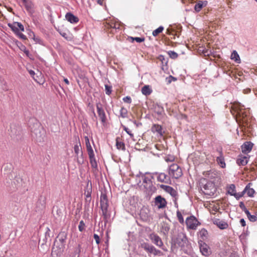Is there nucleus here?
Returning a JSON list of instances; mask_svg holds the SVG:
<instances>
[{
    "mask_svg": "<svg viewBox=\"0 0 257 257\" xmlns=\"http://www.w3.org/2000/svg\"><path fill=\"white\" fill-rule=\"evenodd\" d=\"M100 202L102 216L105 222H106L110 218V213L108 210V201L105 193H101Z\"/></svg>",
    "mask_w": 257,
    "mask_h": 257,
    "instance_id": "f257e3e1",
    "label": "nucleus"
},
{
    "mask_svg": "<svg viewBox=\"0 0 257 257\" xmlns=\"http://www.w3.org/2000/svg\"><path fill=\"white\" fill-rule=\"evenodd\" d=\"M187 241V238L186 234L183 232H179L176 237L172 240V247L174 246L183 247L184 246Z\"/></svg>",
    "mask_w": 257,
    "mask_h": 257,
    "instance_id": "f03ea898",
    "label": "nucleus"
},
{
    "mask_svg": "<svg viewBox=\"0 0 257 257\" xmlns=\"http://www.w3.org/2000/svg\"><path fill=\"white\" fill-rule=\"evenodd\" d=\"M141 247L144 248L147 252L152 253L154 255L162 256L163 253L160 250L156 248L153 245L147 242H143L141 244Z\"/></svg>",
    "mask_w": 257,
    "mask_h": 257,
    "instance_id": "7ed1b4c3",
    "label": "nucleus"
},
{
    "mask_svg": "<svg viewBox=\"0 0 257 257\" xmlns=\"http://www.w3.org/2000/svg\"><path fill=\"white\" fill-rule=\"evenodd\" d=\"M169 174L175 179L180 178L183 174L181 168L177 164H173L170 166Z\"/></svg>",
    "mask_w": 257,
    "mask_h": 257,
    "instance_id": "20e7f679",
    "label": "nucleus"
},
{
    "mask_svg": "<svg viewBox=\"0 0 257 257\" xmlns=\"http://www.w3.org/2000/svg\"><path fill=\"white\" fill-rule=\"evenodd\" d=\"M217 184L210 181L206 183L203 187L204 193L209 196L213 195L216 191L215 186Z\"/></svg>",
    "mask_w": 257,
    "mask_h": 257,
    "instance_id": "39448f33",
    "label": "nucleus"
},
{
    "mask_svg": "<svg viewBox=\"0 0 257 257\" xmlns=\"http://www.w3.org/2000/svg\"><path fill=\"white\" fill-rule=\"evenodd\" d=\"M203 174L205 177L210 180V182L217 184L220 182V178L218 175V173L215 170L206 171Z\"/></svg>",
    "mask_w": 257,
    "mask_h": 257,
    "instance_id": "423d86ee",
    "label": "nucleus"
},
{
    "mask_svg": "<svg viewBox=\"0 0 257 257\" xmlns=\"http://www.w3.org/2000/svg\"><path fill=\"white\" fill-rule=\"evenodd\" d=\"M149 238L151 241L156 245L161 248L164 251H167V249L164 247V244L161 237L157 234L154 233H151L149 235Z\"/></svg>",
    "mask_w": 257,
    "mask_h": 257,
    "instance_id": "0eeeda50",
    "label": "nucleus"
},
{
    "mask_svg": "<svg viewBox=\"0 0 257 257\" xmlns=\"http://www.w3.org/2000/svg\"><path fill=\"white\" fill-rule=\"evenodd\" d=\"M199 222L194 216H190L186 219V224L187 227L191 229H196Z\"/></svg>",
    "mask_w": 257,
    "mask_h": 257,
    "instance_id": "6e6552de",
    "label": "nucleus"
},
{
    "mask_svg": "<svg viewBox=\"0 0 257 257\" xmlns=\"http://www.w3.org/2000/svg\"><path fill=\"white\" fill-rule=\"evenodd\" d=\"M155 204L159 209L164 208L166 206L167 202L165 199L161 196H157L155 199Z\"/></svg>",
    "mask_w": 257,
    "mask_h": 257,
    "instance_id": "1a4fd4ad",
    "label": "nucleus"
},
{
    "mask_svg": "<svg viewBox=\"0 0 257 257\" xmlns=\"http://www.w3.org/2000/svg\"><path fill=\"white\" fill-rule=\"evenodd\" d=\"M96 108L97 110V113L101 119V121L102 123L105 122L106 119L105 113L102 108L100 103H98L96 104Z\"/></svg>",
    "mask_w": 257,
    "mask_h": 257,
    "instance_id": "9d476101",
    "label": "nucleus"
},
{
    "mask_svg": "<svg viewBox=\"0 0 257 257\" xmlns=\"http://www.w3.org/2000/svg\"><path fill=\"white\" fill-rule=\"evenodd\" d=\"M8 25L14 33L19 32V30L24 31V27L20 22H14L13 24L9 23Z\"/></svg>",
    "mask_w": 257,
    "mask_h": 257,
    "instance_id": "9b49d317",
    "label": "nucleus"
},
{
    "mask_svg": "<svg viewBox=\"0 0 257 257\" xmlns=\"http://www.w3.org/2000/svg\"><path fill=\"white\" fill-rule=\"evenodd\" d=\"M253 144L250 142H245L242 146L241 150L242 152L244 154H247L250 152L253 147Z\"/></svg>",
    "mask_w": 257,
    "mask_h": 257,
    "instance_id": "f8f14e48",
    "label": "nucleus"
},
{
    "mask_svg": "<svg viewBox=\"0 0 257 257\" xmlns=\"http://www.w3.org/2000/svg\"><path fill=\"white\" fill-rule=\"evenodd\" d=\"M22 2L27 12L30 14L32 15L34 13V5L32 2L28 0H22Z\"/></svg>",
    "mask_w": 257,
    "mask_h": 257,
    "instance_id": "ddd939ff",
    "label": "nucleus"
},
{
    "mask_svg": "<svg viewBox=\"0 0 257 257\" xmlns=\"http://www.w3.org/2000/svg\"><path fill=\"white\" fill-rule=\"evenodd\" d=\"M213 223L217 225L220 229H224L228 227V225L225 221L221 220L217 218L213 220Z\"/></svg>",
    "mask_w": 257,
    "mask_h": 257,
    "instance_id": "4468645a",
    "label": "nucleus"
},
{
    "mask_svg": "<svg viewBox=\"0 0 257 257\" xmlns=\"http://www.w3.org/2000/svg\"><path fill=\"white\" fill-rule=\"evenodd\" d=\"M23 179L19 176H16L12 182V185H15L14 188L17 189L21 188L23 186Z\"/></svg>",
    "mask_w": 257,
    "mask_h": 257,
    "instance_id": "2eb2a0df",
    "label": "nucleus"
},
{
    "mask_svg": "<svg viewBox=\"0 0 257 257\" xmlns=\"http://www.w3.org/2000/svg\"><path fill=\"white\" fill-rule=\"evenodd\" d=\"M161 188L169 193L172 196L174 197H175L177 195V191L171 186L161 185Z\"/></svg>",
    "mask_w": 257,
    "mask_h": 257,
    "instance_id": "dca6fc26",
    "label": "nucleus"
},
{
    "mask_svg": "<svg viewBox=\"0 0 257 257\" xmlns=\"http://www.w3.org/2000/svg\"><path fill=\"white\" fill-rule=\"evenodd\" d=\"M151 130L153 133H157V134L160 137L163 136L164 132H163L162 126L160 124H154L152 127Z\"/></svg>",
    "mask_w": 257,
    "mask_h": 257,
    "instance_id": "f3484780",
    "label": "nucleus"
},
{
    "mask_svg": "<svg viewBox=\"0 0 257 257\" xmlns=\"http://www.w3.org/2000/svg\"><path fill=\"white\" fill-rule=\"evenodd\" d=\"M65 18L71 24H76L79 21V19L71 13H67L65 15Z\"/></svg>",
    "mask_w": 257,
    "mask_h": 257,
    "instance_id": "a211bd4d",
    "label": "nucleus"
},
{
    "mask_svg": "<svg viewBox=\"0 0 257 257\" xmlns=\"http://www.w3.org/2000/svg\"><path fill=\"white\" fill-rule=\"evenodd\" d=\"M200 250L202 254L205 256H208L210 253L209 246L205 243L200 244Z\"/></svg>",
    "mask_w": 257,
    "mask_h": 257,
    "instance_id": "6ab92c4d",
    "label": "nucleus"
},
{
    "mask_svg": "<svg viewBox=\"0 0 257 257\" xmlns=\"http://www.w3.org/2000/svg\"><path fill=\"white\" fill-rule=\"evenodd\" d=\"M252 184L251 183H249L245 187L243 190V192L244 193H246L247 195L249 197H252L253 196V194L255 193V191L254 189L251 188Z\"/></svg>",
    "mask_w": 257,
    "mask_h": 257,
    "instance_id": "aec40b11",
    "label": "nucleus"
},
{
    "mask_svg": "<svg viewBox=\"0 0 257 257\" xmlns=\"http://www.w3.org/2000/svg\"><path fill=\"white\" fill-rule=\"evenodd\" d=\"M208 2L207 1H199L194 6V10L197 12H199L201 10L207 5Z\"/></svg>",
    "mask_w": 257,
    "mask_h": 257,
    "instance_id": "412c9836",
    "label": "nucleus"
},
{
    "mask_svg": "<svg viewBox=\"0 0 257 257\" xmlns=\"http://www.w3.org/2000/svg\"><path fill=\"white\" fill-rule=\"evenodd\" d=\"M53 215L56 219H60L63 216V209L57 206L54 207L53 209Z\"/></svg>",
    "mask_w": 257,
    "mask_h": 257,
    "instance_id": "4be33fe9",
    "label": "nucleus"
},
{
    "mask_svg": "<svg viewBox=\"0 0 257 257\" xmlns=\"http://www.w3.org/2000/svg\"><path fill=\"white\" fill-rule=\"evenodd\" d=\"M13 169V166L11 162H7L4 164L2 170L6 173H10Z\"/></svg>",
    "mask_w": 257,
    "mask_h": 257,
    "instance_id": "5701e85b",
    "label": "nucleus"
},
{
    "mask_svg": "<svg viewBox=\"0 0 257 257\" xmlns=\"http://www.w3.org/2000/svg\"><path fill=\"white\" fill-rule=\"evenodd\" d=\"M67 238V235L64 232H62L60 233L56 239H55V241H57L59 243H62L65 245L66 239Z\"/></svg>",
    "mask_w": 257,
    "mask_h": 257,
    "instance_id": "b1692460",
    "label": "nucleus"
},
{
    "mask_svg": "<svg viewBox=\"0 0 257 257\" xmlns=\"http://www.w3.org/2000/svg\"><path fill=\"white\" fill-rule=\"evenodd\" d=\"M92 191V185L91 182L89 180H87V184L85 187V193L87 197H90Z\"/></svg>",
    "mask_w": 257,
    "mask_h": 257,
    "instance_id": "393cba45",
    "label": "nucleus"
},
{
    "mask_svg": "<svg viewBox=\"0 0 257 257\" xmlns=\"http://www.w3.org/2000/svg\"><path fill=\"white\" fill-rule=\"evenodd\" d=\"M63 252L56 246H53L52 249L51 256L52 257H59L62 254Z\"/></svg>",
    "mask_w": 257,
    "mask_h": 257,
    "instance_id": "a878e982",
    "label": "nucleus"
},
{
    "mask_svg": "<svg viewBox=\"0 0 257 257\" xmlns=\"http://www.w3.org/2000/svg\"><path fill=\"white\" fill-rule=\"evenodd\" d=\"M45 198L41 197L36 203V206L39 210H43L45 207Z\"/></svg>",
    "mask_w": 257,
    "mask_h": 257,
    "instance_id": "bb28decb",
    "label": "nucleus"
},
{
    "mask_svg": "<svg viewBox=\"0 0 257 257\" xmlns=\"http://www.w3.org/2000/svg\"><path fill=\"white\" fill-rule=\"evenodd\" d=\"M39 126V123L35 119H32L29 122V126L32 132L35 131L36 128Z\"/></svg>",
    "mask_w": 257,
    "mask_h": 257,
    "instance_id": "cd10ccee",
    "label": "nucleus"
},
{
    "mask_svg": "<svg viewBox=\"0 0 257 257\" xmlns=\"http://www.w3.org/2000/svg\"><path fill=\"white\" fill-rule=\"evenodd\" d=\"M170 230V225L169 223L167 222L163 221L161 223V231L164 234H166L168 233Z\"/></svg>",
    "mask_w": 257,
    "mask_h": 257,
    "instance_id": "c85d7f7f",
    "label": "nucleus"
},
{
    "mask_svg": "<svg viewBox=\"0 0 257 257\" xmlns=\"http://www.w3.org/2000/svg\"><path fill=\"white\" fill-rule=\"evenodd\" d=\"M142 93L143 94L148 96L150 95L152 92V90L150 88L149 85H145L142 88Z\"/></svg>",
    "mask_w": 257,
    "mask_h": 257,
    "instance_id": "c756f323",
    "label": "nucleus"
},
{
    "mask_svg": "<svg viewBox=\"0 0 257 257\" xmlns=\"http://www.w3.org/2000/svg\"><path fill=\"white\" fill-rule=\"evenodd\" d=\"M9 90L8 86L6 82L1 77H0V90L8 91Z\"/></svg>",
    "mask_w": 257,
    "mask_h": 257,
    "instance_id": "7c9ffc66",
    "label": "nucleus"
},
{
    "mask_svg": "<svg viewBox=\"0 0 257 257\" xmlns=\"http://www.w3.org/2000/svg\"><path fill=\"white\" fill-rule=\"evenodd\" d=\"M230 57H231V59L232 60H233L235 62H236L237 63H240V57H239L238 54L236 52V51H235V50L233 51V52H232V53L231 54Z\"/></svg>",
    "mask_w": 257,
    "mask_h": 257,
    "instance_id": "2f4dec72",
    "label": "nucleus"
},
{
    "mask_svg": "<svg viewBox=\"0 0 257 257\" xmlns=\"http://www.w3.org/2000/svg\"><path fill=\"white\" fill-rule=\"evenodd\" d=\"M155 112L159 115H162L164 112V108L159 104H156L154 106Z\"/></svg>",
    "mask_w": 257,
    "mask_h": 257,
    "instance_id": "473e14b6",
    "label": "nucleus"
},
{
    "mask_svg": "<svg viewBox=\"0 0 257 257\" xmlns=\"http://www.w3.org/2000/svg\"><path fill=\"white\" fill-rule=\"evenodd\" d=\"M79 145H78V144H76L74 147V151L76 155L78 156V155H82V149L80 146V143H79Z\"/></svg>",
    "mask_w": 257,
    "mask_h": 257,
    "instance_id": "72a5a7b5",
    "label": "nucleus"
},
{
    "mask_svg": "<svg viewBox=\"0 0 257 257\" xmlns=\"http://www.w3.org/2000/svg\"><path fill=\"white\" fill-rule=\"evenodd\" d=\"M119 138L117 137L116 139V146L118 149L124 150L125 146L123 142L119 141Z\"/></svg>",
    "mask_w": 257,
    "mask_h": 257,
    "instance_id": "f704fd0d",
    "label": "nucleus"
},
{
    "mask_svg": "<svg viewBox=\"0 0 257 257\" xmlns=\"http://www.w3.org/2000/svg\"><path fill=\"white\" fill-rule=\"evenodd\" d=\"M235 186L234 184H231L228 187V193L232 196L235 193Z\"/></svg>",
    "mask_w": 257,
    "mask_h": 257,
    "instance_id": "c9c22d12",
    "label": "nucleus"
},
{
    "mask_svg": "<svg viewBox=\"0 0 257 257\" xmlns=\"http://www.w3.org/2000/svg\"><path fill=\"white\" fill-rule=\"evenodd\" d=\"M164 30V27L163 26H160L157 29L153 31L152 34L153 36L156 37L159 34L162 32V31Z\"/></svg>",
    "mask_w": 257,
    "mask_h": 257,
    "instance_id": "e433bc0d",
    "label": "nucleus"
},
{
    "mask_svg": "<svg viewBox=\"0 0 257 257\" xmlns=\"http://www.w3.org/2000/svg\"><path fill=\"white\" fill-rule=\"evenodd\" d=\"M88 154L90 158V161H95L94 158V154L92 148L87 149Z\"/></svg>",
    "mask_w": 257,
    "mask_h": 257,
    "instance_id": "4c0bfd02",
    "label": "nucleus"
},
{
    "mask_svg": "<svg viewBox=\"0 0 257 257\" xmlns=\"http://www.w3.org/2000/svg\"><path fill=\"white\" fill-rule=\"evenodd\" d=\"M167 175L164 173H160L159 174L157 179L159 181L161 182H165V179H166Z\"/></svg>",
    "mask_w": 257,
    "mask_h": 257,
    "instance_id": "58836bf2",
    "label": "nucleus"
},
{
    "mask_svg": "<svg viewBox=\"0 0 257 257\" xmlns=\"http://www.w3.org/2000/svg\"><path fill=\"white\" fill-rule=\"evenodd\" d=\"M65 245H64L62 243H59V242L55 241L53 246H56V247L59 248L60 249H61V250L63 251L64 248H65Z\"/></svg>",
    "mask_w": 257,
    "mask_h": 257,
    "instance_id": "ea45409f",
    "label": "nucleus"
},
{
    "mask_svg": "<svg viewBox=\"0 0 257 257\" xmlns=\"http://www.w3.org/2000/svg\"><path fill=\"white\" fill-rule=\"evenodd\" d=\"M168 54L170 58L172 59H176L178 57V54L173 51H169Z\"/></svg>",
    "mask_w": 257,
    "mask_h": 257,
    "instance_id": "a19ab883",
    "label": "nucleus"
},
{
    "mask_svg": "<svg viewBox=\"0 0 257 257\" xmlns=\"http://www.w3.org/2000/svg\"><path fill=\"white\" fill-rule=\"evenodd\" d=\"M105 93L107 95H110L112 92L111 86L108 85L107 84H105Z\"/></svg>",
    "mask_w": 257,
    "mask_h": 257,
    "instance_id": "79ce46f5",
    "label": "nucleus"
},
{
    "mask_svg": "<svg viewBox=\"0 0 257 257\" xmlns=\"http://www.w3.org/2000/svg\"><path fill=\"white\" fill-rule=\"evenodd\" d=\"M120 116L123 118L126 117L127 110L125 108L122 107L120 110Z\"/></svg>",
    "mask_w": 257,
    "mask_h": 257,
    "instance_id": "37998d69",
    "label": "nucleus"
},
{
    "mask_svg": "<svg viewBox=\"0 0 257 257\" xmlns=\"http://www.w3.org/2000/svg\"><path fill=\"white\" fill-rule=\"evenodd\" d=\"M85 224L83 220H81L79 222V224L78 225L79 230L81 232H82L85 230Z\"/></svg>",
    "mask_w": 257,
    "mask_h": 257,
    "instance_id": "c03bdc74",
    "label": "nucleus"
},
{
    "mask_svg": "<svg viewBox=\"0 0 257 257\" xmlns=\"http://www.w3.org/2000/svg\"><path fill=\"white\" fill-rule=\"evenodd\" d=\"M177 216L179 222L181 224H183L184 222V219L181 213L179 211L177 212Z\"/></svg>",
    "mask_w": 257,
    "mask_h": 257,
    "instance_id": "a18cd8bd",
    "label": "nucleus"
},
{
    "mask_svg": "<svg viewBox=\"0 0 257 257\" xmlns=\"http://www.w3.org/2000/svg\"><path fill=\"white\" fill-rule=\"evenodd\" d=\"M32 39L36 43L43 45V41L39 37L35 36L34 37H32Z\"/></svg>",
    "mask_w": 257,
    "mask_h": 257,
    "instance_id": "49530a36",
    "label": "nucleus"
},
{
    "mask_svg": "<svg viewBox=\"0 0 257 257\" xmlns=\"http://www.w3.org/2000/svg\"><path fill=\"white\" fill-rule=\"evenodd\" d=\"M133 41H136L138 43H141L145 41L144 37H130Z\"/></svg>",
    "mask_w": 257,
    "mask_h": 257,
    "instance_id": "de8ad7c7",
    "label": "nucleus"
},
{
    "mask_svg": "<svg viewBox=\"0 0 257 257\" xmlns=\"http://www.w3.org/2000/svg\"><path fill=\"white\" fill-rule=\"evenodd\" d=\"M81 245L80 244H78V247L76 249L75 251L74 257H79L80 253L81 252Z\"/></svg>",
    "mask_w": 257,
    "mask_h": 257,
    "instance_id": "09e8293b",
    "label": "nucleus"
},
{
    "mask_svg": "<svg viewBox=\"0 0 257 257\" xmlns=\"http://www.w3.org/2000/svg\"><path fill=\"white\" fill-rule=\"evenodd\" d=\"M15 34H16L20 39L25 40L27 39V37L20 32H15Z\"/></svg>",
    "mask_w": 257,
    "mask_h": 257,
    "instance_id": "8fccbe9b",
    "label": "nucleus"
},
{
    "mask_svg": "<svg viewBox=\"0 0 257 257\" xmlns=\"http://www.w3.org/2000/svg\"><path fill=\"white\" fill-rule=\"evenodd\" d=\"M244 194V193L243 192V191L242 192H241V193H235L233 196L236 198V199H239L240 198H241V197H242L243 196V195Z\"/></svg>",
    "mask_w": 257,
    "mask_h": 257,
    "instance_id": "3c124183",
    "label": "nucleus"
},
{
    "mask_svg": "<svg viewBox=\"0 0 257 257\" xmlns=\"http://www.w3.org/2000/svg\"><path fill=\"white\" fill-rule=\"evenodd\" d=\"M85 144H86V146L87 147V149H88L89 148H92L91 147V145H90V144L89 142V140L88 137H85Z\"/></svg>",
    "mask_w": 257,
    "mask_h": 257,
    "instance_id": "603ef678",
    "label": "nucleus"
},
{
    "mask_svg": "<svg viewBox=\"0 0 257 257\" xmlns=\"http://www.w3.org/2000/svg\"><path fill=\"white\" fill-rule=\"evenodd\" d=\"M199 233H200V236H201L202 237H203V236H206L207 234V231L206 230H205V229H202L200 232H199Z\"/></svg>",
    "mask_w": 257,
    "mask_h": 257,
    "instance_id": "864d4df0",
    "label": "nucleus"
},
{
    "mask_svg": "<svg viewBox=\"0 0 257 257\" xmlns=\"http://www.w3.org/2000/svg\"><path fill=\"white\" fill-rule=\"evenodd\" d=\"M110 27L115 30L119 29V25L116 23H112L111 24H110Z\"/></svg>",
    "mask_w": 257,
    "mask_h": 257,
    "instance_id": "5fc2aeb1",
    "label": "nucleus"
},
{
    "mask_svg": "<svg viewBox=\"0 0 257 257\" xmlns=\"http://www.w3.org/2000/svg\"><path fill=\"white\" fill-rule=\"evenodd\" d=\"M123 130L125 131V132L130 136L131 138H133L134 137L133 134L132 133L131 131H130V130L126 127L125 126H123Z\"/></svg>",
    "mask_w": 257,
    "mask_h": 257,
    "instance_id": "6e6d98bb",
    "label": "nucleus"
},
{
    "mask_svg": "<svg viewBox=\"0 0 257 257\" xmlns=\"http://www.w3.org/2000/svg\"><path fill=\"white\" fill-rule=\"evenodd\" d=\"M142 179H143V182L144 183H147H147H151V180L149 178L146 177L144 175H142Z\"/></svg>",
    "mask_w": 257,
    "mask_h": 257,
    "instance_id": "4d7b16f0",
    "label": "nucleus"
},
{
    "mask_svg": "<svg viewBox=\"0 0 257 257\" xmlns=\"http://www.w3.org/2000/svg\"><path fill=\"white\" fill-rule=\"evenodd\" d=\"M123 100L124 102L131 103L132 99L130 96H127L123 98Z\"/></svg>",
    "mask_w": 257,
    "mask_h": 257,
    "instance_id": "13d9d810",
    "label": "nucleus"
},
{
    "mask_svg": "<svg viewBox=\"0 0 257 257\" xmlns=\"http://www.w3.org/2000/svg\"><path fill=\"white\" fill-rule=\"evenodd\" d=\"M158 59L163 63H165L166 64L167 63V61L166 60L165 56L162 55H160L158 57Z\"/></svg>",
    "mask_w": 257,
    "mask_h": 257,
    "instance_id": "bf43d9fd",
    "label": "nucleus"
},
{
    "mask_svg": "<svg viewBox=\"0 0 257 257\" xmlns=\"http://www.w3.org/2000/svg\"><path fill=\"white\" fill-rule=\"evenodd\" d=\"M248 219L251 222H254L256 220V215H251L248 218Z\"/></svg>",
    "mask_w": 257,
    "mask_h": 257,
    "instance_id": "052dcab7",
    "label": "nucleus"
},
{
    "mask_svg": "<svg viewBox=\"0 0 257 257\" xmlns=\"http://www.w3.org/2000/svg\"><path fill=\"white\" fill-rule=\"evenodd\" d=\"M94 238L95 239L96 242L97 244H98L100 243V238L99 236L96 234H94L93 235Z\"/></svg>",
    "mask_w": 257,
    "mask_h": 257,
    "instance_id": "680f3d73",
    "label": "nucleus"
},
{
    "mask_svg": "<svg viewBox=\"0 0 257 257\" xmlns=\"http://www.w3.org/2000/svg\"><path fill=\"white\" fill-rule=\"evenodd\" d=\"M217 165L222 168H225L226 166L225 162H217Z\"/></svg>",
    "mask_w": 257,
    "mask_h": 257,
    "instance_id": "e2e57ef3",
    "label": "nucleus"
},
{
    "mask_svg": "<svg viewBox=\"0 0 257 257\" xmlns=\"http://www.w3.org/2000/svg\"><path fill=\"white\" fill-rule=\"evenodd\" d=\"M23 52H24V53L29 57H30V52H29V51L26 49V48L25 47V46H24V49H23Z\"/></svg>",
    "mask_w": 257,
    "mask_h": 257,
    "instance_id": "0e129e2a",
    "label": "nucleus"
},
{
    "mask_svg": "<svg viewBox=\"0 0 257 257\" xmlns=\"http://www.w3.org/2000/svg\"><path fill=\"white\" fill-rule=\"evenodd\" d=\"M91 165V166L93 168L97 169V162H90Z\"/></svg>",
    "mask_w": 257,
    "mask_h": 257,
    "instance_id": "69168bd1",
    "label": "nucleus"
},
{
    "mask_svg": "<svg viewBox=\"0 0 257 257\" xmlns=\"http://www.w3.org/2000/svg\"><path fill=\"white\" fill-rule=\"evenodd\" d=\"M239 207L243 211L246 209L243 202L239 203Z\"/></svg>",
    "mask_w": 257,
    "mask_h": 257,
    "instance_id": "338daca9",
    "label": "nucleus"
},
{
    "mask_svg": "<svg viewBox=\"0 0 257 257\" xmlns=\"http://www.w3.org/2000/svg\"><path fill=\"white\" fill-rule=\"evenodd\" d=\"M29 32L28 33V35L29 37L32 39V37H34L35 36V33L30 30H29Z\"/></svg>",
    "mask_w": 257,
    "mask_h": 257,
    "instance_id": "774afa93",
    "label": "nucleus"
}]
</instances>
